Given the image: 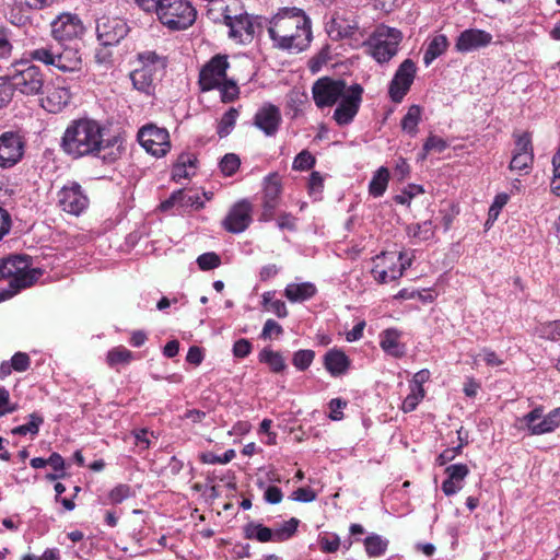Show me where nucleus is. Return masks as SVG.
Listing matches in <instances>:
<instances>
[{
    "label": "nucleus",
    "mask_w": 560,
    "mask_h": 560,
    "mask_svg": "<svg viewBox=\"0 0 560 560\" xmlns=\"http://www.w3.org/2000/svg\"><path fill=\"white\" fill-rule=\"evenodd\" d=\"M281 121L282 117L279 107L270 103L264 104L254 117V126L267 137H273L278 132Z\"/></svg>",
    "instance_id": "5701e85b"
},
{
    "label": "nucleus",
    "mask_w": 560,
    "mask_h": 560,
    "mask_svg": "<svg viewBox=\"0 0 560 560\" xmlns=\"http://www.w3.org/2000/svg\"><path fill=\"white\" fill-rule=\"evenodd\" d=\"M405 252H400L399 254L393 253V252H384L381 255H377L374 259L376 264H380V267H384L387 271H394V270H400L401 276L404 275V266H398V260L404 259Z\"/></svg>",
    "instance_id": "ea45409f"
},
{
    "label": "nucleus",
    "mask_w": 560,
    "mask_h": 560,
    "mask_svg": "<svg viewBox=\"0 0 560 560\" xmlns=\"http://www.w3.org/2000/svg\"><path fill=\"white\" fill-rule=\"evenodd\" d=\"M421 113L422 110L419 105H411L401 119L400 126L402 131L411 138H415L418 133V126L421 121Z\"/></svg>",
    "instance_id": "473e14b6"
},
{
    "label": "nucleus",
    "mask_w": 560,
    "mask_h": 560,
    "mask_svg": "<svg viewBox=\"0 0 560 560\" xmlns=\"http://www.w3.org/2000/svg\"><path fill=\"white\" fill-rule=\"evenodd\" d=\"M57 205L62 211L79 217L88 210L90 198L78 182L70 180L57 192Z\"/></svg>",
    "instance_id": "1a4fd4ad"
},
{
    "label": "nucleus",
    "mask_w": 560,
    "mask_h": 560,
    "mask_svg": "<svg viewBox=\"0 0 560 560\" xmlns=\"http://www.w3.org/2000/svg\"><path fill=\"white\" fill-rule=\"evenodd\" d=\"M324 366L331 376H339L348 371L350 360L342 350L334 348L326 352Z\"/></svg>",
    "instance_id": "bb28decb"
},
{
    "label": "nucleus",
    "mask_w": 560,
    "mask_h": 560,
    "mask_svg": "<svg viewBox=\"0 0 560 560\" xmlns=\"http://www.w3.org/2000/svg\"><path fill=\"white\" fill-rule=\"evenodd\" d=\"M132 495L133 491L131 490L129 485L119 483L108 492V501L112 504H119L125 500L131 498Z\"/></svg>",
    "instance_id": "49530a36"
},
{
    "label": "nucleus",
    "mask_w": 560,
    "mask_h": 560,
    "mask_svg": "<svg viewBox=\"0 0 560 560\" xmlns=\"http://www.w3.org/2000/svg\"><path fill=\"white\" fill-rule=\"evenodd\" d=\"M40 272L28 266V260L22 256H13L0 261V279L9 278L8 287L0 289V302L9 300L21 290L33 285Z\"/></svg>",
    "instance_id": "20e7f679"
},
{
    "label": "nucleus",
    "mask_w": 560,
    "mask_h": 560,
    "mask_svg": "<svg viewBox=\"0 0 560 560\" xmlns=\"http://www.w3.org/2000/svg\"><path fill=\"white\" fill-rule=\"evenodd\" d=\"M299 520L292 517L275 529L276 541H284L291 538L299 526Z\"/></svg>",
    "instance_id": "de8ad7c7"
},
{
    "label": "nucleus",
    "mask_w": 560,
    "mask_h": 560,
    "mask_svg": "<svg viewBox=\"0 0 560 560\" xmlns=\"http://www.w3.org/2000/svg\"><path fill=\"white\" fill-rule=\"evenodd\" d=\"M534 163V150L532 144V138L528 132H524L517 136L515 140V150L510 162L511 171H525L528 173Z\"/></svg>",
    "instance_id": "4be33fe9"
},
{
    "label": "nucleus",
    "mask_w": 560,
    "mask_h": 560,
    "mask_svg": "<svg viewBox=\"0 0 560 560\" xmlns=\"http://www.w3.org/2000/svg\"><path fill=\"white\" fill-rule=\"evenodd\" d=\"M240 158L234 153L225 154L220 161V170L225 176H232L240 167Z\"/></svg>",
    "instance_id": "864d4df0"
},
{
    "label": "nucleus",
    "mask_w": 560,
    "mask_h": 560,
    "mask_svg": "<svg viewBox=\"0 0 560 560\" xmlns=\"http://www.w3.org/2000/svg\"><path fill=\"white\" fill-rule=\"evenodd\" d=\"M238 116V109L235 107H231L223 114L217 126V133L220 138H225L232 132Z\"/></svg>",
    "instance_id": "e433bc0d"
},
{
    "label": "nucleus",
    "mask_w": 560,
    "mask_h": 560,
    "mask_svg": "<svg viewBox=\"0 0 560 560\" xmlns=\"http://www.w3.org/2000/svg\"><path fill=\"white\" fill-rule=\"evenodd\" d=\"M127 33L128 26L121 19L102 16L96 22L97 39L104 46L118 44Z\"/></svg>",
    "instance_id": "412c9836"
},
{
    "label": "nucleus",
    "mask_w": 560,
    "mask_h": 560,
    "mask_svg": "<svg viewBox=\"0 0 560 560\" xmlns=\"http://www.w3.org/2000/svg\"><path fill=\"white\" fill-rule=\"evenodd\" d=\"M424 192V189L420 185L410 184L399 195L394 197V200L399 205H410L412 198Z\"/></svg>",
    "instance_id": "8fccbe9b"
},
{
    "label": "nucleus",
    "mask_w": 560,
    "mask_h": 560,
    "mask_svg": "<svg viewBox=\"0 0 560 560\" xmlns=\"http://www.w3.org/2000/svg\"><path fill=\"white\" fill-rule=\"evenodd\" d=\"M25 141L23 137L13 131H5L0 136V167L10 168L16 165L24 155Z\"/></svg>",
    "instance_id": "dca6fc26"
},
{
    "label": "nucleus",
    "mask_w": 560,
    "mask_h": 560,
    "mask_svg": "<svg viewBox=\"0 0 560 560\" xmlns=\"http://www.w3.org/2000/svg\"><path fill=\"white\" fill-rule=\"evenodd\" d=\"M401 40L402 33L399 30L381 24L375 27L364 45L376 62L386 63L397 55Z\"/></svg>",
    "instance_id": "423d86ee"
},
{
    "label": "nucleus",
    "mask_w": 560,
    "mask_h": 560,
    "mask_svg": "<svg viewBox=\"0 0 560 560\" xmlns=\"http://www.w3.org/2000/svg\"><path fill=\"white\" fill-rule=\"evenodd\" d=\"M156 15L167 28L180 31L192 25L197 12L187 0H164Z\"/></svg>",
    "instance_id": "0eeeda50"
},
{
    "label": "nucleus",
    "mask_w": 560,
    "mask_h": 560,
    "mask_svg": "<svg viewBox=\"0 0 560 560\" xmlns=\"http://www.w3.org/2000/svg\"><path fill=\"white\" fill-rule=\"evenodd\" d=\"M319 548L323 552H336L340 547V538L336 534H324L318 539Z\"/></svg>",
    "instance_id": "5fc2aeb1"
},
{
    "label": "nucleus",
    "mask_w": 560,
    "mask_h": 560,
    "mask_svg": "<svg viewBox=\"0 0 560 560\" xmlns=\"http://www.w3.org/2000/svg\"><path fill=\"white\" fill-rule=\"evenodd\" d=\"M282 191L281 178L278 173H271L264 179L262 211L260 220L268 222L273 219Z\"/></svg>",
    "instance_id": "6ab92c4d"
},
{
    "label": "nucleus",
    "mask_w": 560,
    "mask_h": 560,
    "mask_svg": "<svg viewBox=\"0 0 560 560\" xmlns=\"http://www.w3.org/2000/svg\"><path fill=\"white\" fill-rule=\"evenodd\" d=\"M493 42L491 33L477 27H469L458 34L455 49L460 54H469L487 48Z\"/></svg>",
    "instance_id": "a211bd4d"
},
{
    "label": "nucleus",
    "mask_w": 560,
    "mask_h": 560,
    "mask_svg": "<svg viewBox=\"0 0 560 560\" xmlns=\"http://www.w3.org/2000/svg\"><path fill=\"white\" fill-rule=\"evenodd\" d=\"M315 162L314 155L307 150H303L294 158L292 167L295 171H307L315 165Z\"/></svg>",
    "instance_id": "603ef678"
},
{
    "label": "nucleus",
    "mask_w": 560,
    "mask_h": 560,
    "mask_svg": "<svg viewBox=\"0 0 560 560\" xmlns=\"http://www.w3.org/2000/svg\"><path fill=\"white\" fill-rule=\"evenodd\" d=\"M450 46L448 38L444 34L434 35L428 44L423 55V62L430 66L438 57L443 55Z\"/></svg>",
    "instance_id": "c756f323"
},
{
    "label": "nucleus",
    "mask_w": 560,
    "mask_h": 560,
    "mask_svg": "<svg viewBox=\"0 0 560 560\" xmlns=\"http://www.w3.org/2000/svg\"><path fill=\"white\" fill-rule=\"evenodd\" d=\"M408 236L417 238L419 241H428L434 236V229L430 220L421 223L409 224L406 228Z\"/></svg>",
    "instance_id": "4c0bfd02"
},
{
    "label": "nucleus",
    "mask_w": 560,
    "mask_h": 560,
    "mask_svg": "<svg viewBox=\"0 0 560 560\" xmlns=\"http://www.w3.org/2000/svg\"><path fill=\"white\" fill-rule=\"evenodd\" d=\"M84 32L85 27L77 14L61 13L51 22V36L56 43L31 50L30 57L62 72L79 71L82 58L77 40Z\"/></svg>",
    "instance_id": "f257e3e1"
},
{
    "label": "nucleus",
    "mask_w": 560,
    "mask_h": 560,
    "mask_svg": "<svg viewBox=\"0 0 560 560\" xmlns=\"http://www.w3.org/2000/svg\"><path fill=\"white\" fill-rule=\"evenodd\" d=\"M106 133L105 126L98 120L86 117L74 119L67 126L60 145L72 159L95 158L110 144Z\"/></svg>",
    "instance_id": "7ed1b4c3"
},
{
    "label": "nucleus",
    "mask_w": 560,
    "mask_h": 560,
    "mask_svg": "<svg viewBox=\"0 0 560 560\" xmlns=\"http://www.w3.org/2000/svg\"><path fill=\"white\" fill-rule=\"evenodd\" d=\"M363 544L370 558H380L386 553L389 541L381 535L372 533L364 538Z\"/></svg>",
    "instance_id": "2f4dec72"
},
{
    "label": "nucleus",
    "mask_w": 560,
    "mask_h": 560,
    "mask_svg": "<svg viewBox=\"0 0 560 560\" xmlns=\"http://www.w3.org/2000/svg\"><path fill=\"white\" fill-rule=\"evenodd\" d=\"M132 359V352L122 346L110 349L106 355V362L110 368H115L119 364H128Z\"/></svg>",
    "instance_id": "a19ab883"
},
{
    "label": "nucleus",
    "mask_w": 560,
    "mask_h": 560,
    "mask_svg": "<svg viewBox=\"0 0 560 560\" xmlns=\"http://www.w3.org/2000/svg\"><path fill=\"white\" fill-rule=\"evenodd\" d=\"M252 348L250 341L242 338L234 342L232 352L235 358L244 359L252 352Z\"/></svg>",
    "instance_id": "e2e57ef3"
},
{
    "label": "nucleus",
    "mask_w": 560,
    "mask_h": 560,
    "mask_svg": "<svg viewBox=\"0 0 560 560\" xmlns=\"http://www.w3.org/2000/svg\"><path fill=\"white\" fill-rule=\"evenodd\" d=\"M7 75L11 90L14 89L26 96L40 94L45 85L44 73L34 65L21 62Z\"/></svg>",
    "instance_id": "6e6552de"
},
{
    "label": "nucleus",
    "mask_w": 560,
    "mask_h": 560,
    "mask_svg": "<svg viewBox=\"0 0 560 560\" xmlns=\"http://www.w3.org/2000/svg\"><path fill=\"white\" fill-rule=\"evenodd\" d=\"M539 335L549 340H560V319L542 324L539 328Z\"/></svg>",
    "instance_id": "4d7b16f0"
},
{
    "label": "nucleus",
    "mask_w": 560,
    "mask_h": 560,
    "mask_svg": "<svg viewBox=\"0 0 560 560\" xmlns=\"http://www.w3.org/2000/svg\"><path fill=\"white\" fill-rule=\"evenodd\" d=\"M15 372H25L31 366V358L26 352H16L10 360Z\"/></svg>",
    "instance_id": "052dcab7"
},
{
    "label": "nucleus",
    "mask_w": 560,
    "mask_h": 560,
    "mask_svg": "<svg viewBox=\"0 0 560 560\" xmlns=\"http://www.w3.org/2000/svg\"><path fill=\"white\" fill-rule=\"evenodd\" d=\"M469 468L466 464H452L445 468L446 479L442 482L441 490L446 497L458 493L469 475Z\"/></svg>",
    "instance_id": "b1692460"
},
{
    "label": "nucleus",
    "mask_w": 560,
    "mask_h": 560,
    "mask_svg": "<svg viewBox=\"0 0 560 560\" xmlns=\"http://www.w3.org/2000/svg\"><path fill=\"white\" fill-rule=\"evenodd\" d=\"M268 33L277 48L300 52L311 44V20L301 9L282 8L271 19Z\"/></svg>",
    "instance_id": "f03ea898"
},
{
    "label": "nucleus",
    "mask_w": 560,
    "mask_h": 560,
    "mask_svg": "<svg viewBox=\"0 0 560 560\" xmlns=\"http://www.w3.org/2000/svg\"><path fill=\"white\" fill-rule=\"evenodd\" d=\"M423 397H424V389H419L418 386H416L415 388L410 387L409 395L402 401V406H401L402 411L404 412L413 411L417 408V406L419 405V402L423 399Z\"/></svg>",
    "instance_id": "09e8293b"
},
{
    "label": "nucleus",
    "mask_w": 560,
    "mask_h": 560,
    "mask_svg": "<svg viewBox=\"0 0 560 560\" xmlns=\"http://www.w3.org/2000/svg\"><path fill=\"white\" fill-rule=\"evenodd\" d=\"M16 410V405L10 404V393L5 387H0V417Z\"/></svg>",
    "instance_id": "0e129e2a"
},
{
    "label": "nucleus",
    "mask_w": 560,
    "mask_h": 560,
    "mask_svg": "<svg viewBox=\"0 0 560 560\" xmlns=\"http://www.w3.org/2000/svg\"><path fill=\"white\" fill-rule=\"evenodd\" d=\"M347 406V402L340 398H334L329 402V418L334 421H339L343 418L342 409Z\"/></svg>",
    "instance_id": "338daca9"
},
{
    "label": "nucleus",
    "mask_w": 560,
    "mask_h": 560,
    "mask_svg": "<svg viewBox=\"0 0 560 560\" xmlns=\"http://www.w3.org/2000/svg\"><path fill=\"white\" fill-rule=\"evenodd\" d=\"M259 361L268 364L270 370L275 373L282 372L287 364L280 352L265 348L259 352Z\"/></svg>",
    "instance_id": "c9c22d12"
},
{
    "label": "nucleus",
    "mask_w": 560,
    "mask_h": 560,
    "mask_svg": "<svg viewBox=\"0 0 560 560\" xmlns=\"http://www.w3.org/2000/svg\"><path fill=\"white\" fill-rule=\"evenodd\" d=\"M176 203H180L183 206H195L197 209L203 207V201L200 199L199 195L186 196L182 189H178L161 203V209L166 211Z\"/></svg>",
    "instance_id": "7c9ffc66"
},
{
    "label": "nucleus",
    "mask_w": 560,
    "mask_h": 560,
    "mask_svg": "<svg viewBox=\"0 0 560 560\" xmlns=\"http://www.w3.org/2000/svg\"><path fill=\"white\" fill-rule=\"evenodd\" d=\"M220 91V97L223 103H231L240 95V89L234 80L226 79L217 88Z\"/></svg>",
    "instance_id": "a18cd8bd"
},
{
    "label": "nucleus",
    "mask_w": 560,
    "mask_h": 560,
    "mask_svg": "<svg viewBox=\"0 0 560 560\" xmlns=\"http://www.w3.org/2000/svg\"><path fill=\"white\" fill-rule=\"evenodd\" d=\"M198 267L201 270H212L221 265V258L213 252L205 253L197 258Z\"/></svg>",
    "instance_id": "6e6d98bb"
},
{
    "label": "nucleus",
    "mask_w": 560,
    "mask_h": 560,
    "mask_svg": "<svg viewBox=\"0 0 560 560\" xmlns=\"http://www.w3.org/2000/svg\"><path fill=\"white\" fill-rule=\"evenodd\" d=\"M252 203L246 199L240 200L231 207L222 221V226L230 233H242L252 223Z\"/></svg>",
    "instance_id": "aec40b11"
},
{
    "label": "nucleus",
    "mask_w": 560,
    "mask_h": 560,
    "mask_svg": "<svg viewBox=\"0 0 560 560\" xmlns=\"http://www.w3.org/2000/svg\"><path fill=\"white\" fill-rule=\"evenodd\" d=\"M389 182V171L385 166H381L373 175L369 184V192L377 198L384 195Z\"/></svg>",
    "instance_id": "72a5a7b5"
},
{
    "label": "nucleus",
    "mask_w": 560,
    "mask_h": 560,
    "mask_svg": "<svg viewBox=\"0 0 560 560\" xmlns=\"http://www.w3.org/2000/svg\"><path fill=\"white\" fill-rule=\"evenodd\" d=\"M282 332L283 328L280 324H278L275 319H267L262 327L260 338L268 340L282 335Z\"/></svg>",
    "instance_id": "13d9d810"
},
{
    "label": "nucleus",
    "mask_w": 560,
    "mask_h": 560,
    "mask_svg": "<svg viewBox=\"0 0 560 560\" xmlns=\"http://www.w3.org/2000/svg\"><path fill=\"white\" fill-rule=\"evenodd\" d=\"M448 147V143L441 137H438L435 135H430L428 139L425 140L423 144V155L422 159L425 158V155L432 151L441 153Z\"/></svg>",
    "instance_id": "3c124183"
},
{
    "label": "nucleus",
    "mask_w": 560,
    "mask_h": 560,
    "mask_svg": "<svg viewBox=\"0 0 560 560\" xmlns=\"http://www.w3.org/2000/svg\"><path fill=\"white\" fill-rule=\"evenodd\" d=\"M224 24L229 27V35L232 38L238 39L240 42H245L252 38L254 33V26L250 23L247 15H236L230 16L224 15L223 18Z\"/></svg>",
    "instance_id": "a878e982"
},
{
    "label": "nucleus",
    "mask_w": 560,
    "mask_h": 560,
    "mask_svg": "<svg viewBox=\"0 0 560 560\" xmlns=\"http://www.w3.org/2000/svg\"><path fill=\"white\" fill-rule=\"evenodd\" d=\"M197 159L191 153H183L178 156L172 171V177L175 182L189 178L195 174Z\"/></svg>",
    "instance_id": "c85d7f7f"
},
{
    "label": "nucleus",
    "mask_w": 560,
    "mask_h": 560,
    "mask_svg": "<svg viewBox=\"0 0 560 560\" xmlns=\"http://www.w3.org/2000/svg\"><path fill=\"white\" fill-rule=\"evenodd\" d=\"M510 197L505 192L498 194L489 208V220L495 221L502 208L508 203Z\"/></svg>",
    "instance_id": "bf43d9fd"
},
{
    "label": "nucleus",
    "mask_w": 560,
    "mask_h": 560,
    "mask_svg": "<svg viewBox=\"0 0 560 560\" xmlns=\"http://www.w3.org/2000/svg\"><path fill=\"white\" fill-rule=\"evenodd\" d=\"M138 141L148 153L156 158L164 156L171 149L168 131L153 125L143 126L139 130Z\"/></svg>",
    "instance_id": "ddd939ff"
},
{
    "label": "nucleus",
    "mask_w": 560,
    "mask_h": 560,
    "mask_svg": "<svg viewBox=\"0 0 560 560\" xmlns=\"http://www.w3.org/2000/svg\"><path fill=\"white\" fill-rule=\"evenodd\" d=\"M416 65L411 59L404 60L390 81L388 93L393 102L400 103L416 77Z\"/></svg>",
    "instance_id": "f3484780"
},
{
    "label": "nucleus",
    "mask_w": 560,
    "mask_h": 560,
    "mask_svg": "<svg viewBox=\"0 0 560 560\" xmlns=\"http://www.w3.org/2000/svg\"><path fill=\"white\" fill-rule=\"evenodd\" d=\"M363 88L353 84L339 98L332 118L339 126L349 125L357 116L362 103Z\"/></svg>",
    "instance_id": "4468645a"
},
{
    "label": "nucleus",
    "mask_w": 560,
    "mask_h": 560,
    "mask_svg": "<svg viewBox=\"0 0 560 560\" xmlns=\"http://www.w3.org/2000/svg\"><path fill=\"white\" fill-rule=\"evenodd\" d=\"M520 421L525 424L532 435L553 432L560 425V407L544 415V408L538 406L523 416Z\"/></svg>",
    "instance_id": "9b49d317"
},
{
    "label": "nucleus",
    "mask_w": 560,
    "mask_h": 560,
    "mask_svg": "<svg viewBox=\"0 0 560 560\" xmlns=\"http://www.w3.org/2000/svg\"><path fill=\"white\" fill-rule=\"evenodd\" d=\"M317 292V289L312 282L289 283L284 289L285 298L292 302H304L312 299Z\"/></svg>",
    "instance_id": "cd10ccee"
},
{
    "label": "nucleus",
    "mask_w": 560,
    "mask_h": 560,
    "mask_svg": "<svg viewBox=\"0 0 560 560\" xmlns=\"http://www.w3.org/2000/svg\"><path fill=\"white\" fill-rule=\"evenodd\" d=\"M348 90L343 80H334L324 77L315 81L312 94L315 105L318 108L331 107Z\"/></svg>",
    "instance_id": "f8f14e48"
},
{
    "label": "nucleus",
    "mask_w": 560,
    "mask_h": 560,
    "mask_svg": "<svg viewBox=\"0 0 560 560\" xmlns=\"http://www.w3.org/2000/svg\"><path fill=\"white\" fill-rule=\"evenodd\" d=\"M291 499L299 502H312L316 499V492L311 488H299L292 494Z\"/></svg>",
    "instance_id": "774afa93"
},
{
    "label": "nucleus",
    "mask_w": 560,
    "mask_h": 560,
    "mask_svg": "<svg viewBox=\"0 0 560 560\" xmlns=\"http://www.w3.org/2000/svg\"><path fill=\"white\" fill-rule=\"evenodd\" d=\"M245 537L260 542L276 541L275 529L250 523L245 527Z\"/></svg>",
    "instance_id": "f704fd0d"
},
{
    "label": "nucleus",
    "mask_w": 560,
    "mask_h": 560,
    "mask_svg": "<svg viewBox=\"0 0 560 560\" xmlns=\"http://www.w3.org/2000/svg\"><path fill=\"white\" fill-rule=\"evenodd\" d=\"M276 293L268 291L262 294V306L279 318L288 316L287 305L282 300L275 299Z\"/></svg>",
    "instance_id": "58836bf2"
},
{
    "label": "nucleus",
    "mask_w": 560,
    "mask_h": 560,
    "mask_svg": "<svg viewBox=\"0 0 560 560\" xmlns=\"http://www.w3.org/2000/svg\"><path fill=\"white\" fill-rule=\"evenodd\" d=\"M334 24L338 28V35L341 37H350L359 28L357 22H346L343 20H334Z\"/></svg>",
    "instance_id": "69168bd1"
},
{
    "label": "nucleus",
    "mask_w": 560,
    "mask_h": 560,
    "mask_svg": "<svg viewBox=\"0 0 560 560\" xmlns=\"http://www.w3.org/2000/svg\"><path fill=\"white\" fill-rule=\"evenodd\" d=\"M402 331L397 328H387L380 334V347L385 354L399 359L407 352V346L401 341Z\"/></svg>",
    "instance_id": "393cba45"
},
{
    "label": "nucleus",
    "mask_w": 560,
    "mask_h": 560,
    "mask_svg": "<svg viewBox=\"0 0 560 560\" xmlns=\"http://www.w3.org/2000/svg\"><path fill=\"white\" fill-rule=\"evenodd\" d=\"M373 264L374 266L371 270V273L373 279L380 284L388 283L401 277L400 270H392L389 273V271L385 270L384 267H380V264H376L375 259H373Z\"/></svg>",
    "instance_id": "37998d69"
},
{
    "label": "nucleus",
    "mask_w": 560,
    "mask_h": 560,
    "mask_svg": "<svg viewBox=\"0 0 560 560\" xmlns=\"http://www.w3.org/2000/svg\"><path fill=\"white\" fill-rule=\"evenodd\" d=\"M324 188V178L318 172H312L308 180L310 195L319 199Z\"/></svg>",
    "instance_id": "680f3d73"
},
{
    "label": "nucleus",
    "mask_w": 560,
    "mask_h": 560,
    "mask_svg": "<svg viewBox=\"0 0 560 560\" xmlns=\"http://www.w3.org/2000/svg\"><path fill=\"white\" fill-rule=\"evenodd\" d=\"M138 62L139 67L129 74L132 86L145 95H152L164 75L166 60L154 51H144L138 55Z\"/></svg>",
    "instance_id": "39448f33"
},
{
    "label": "nucleus",
    "mask_w": 560,
    "mask_h": 560,
    "mask_svg": "<svg viewBox=\"0 0 560 560\" xmlns=\"http://www.w3.org/2000/svg\"><path fill=\"white\" fill-rule=\"evenodd\" d=\"M230 63L228 56L215 55L200 70L199 85L201 91H211L220 86L226 78V70Z\"/></svg>",
    "instance_id": "2eb2a0df"
},
{
    "label": "nucleus",
    "mask_w": 560,
    "mask_h": 560,
    "mask_svg": "<svg viewBox=\"0 0 560 560\" xmlns=\"http://www.w3.org/2000/svg\"><path fill=\"white\" fill-rule=\"evenodd\" d=\"M315 359V352L310 349L298 350L293 353L292 364L299 371L307 370Z\"/></svg>",
    "instance_id": "c03bdc74"
},
{
    "label": "nucleus",
    "mask_w": 560,
    "mask_h": 560,
    "mask_svg": "<svg viewBox=\"0 0 560 560\" xmlns=\"http://www.w3.org/2000/svg\"><path fill=\"white\" fill-rule=\"evenodd\" d=\"M28 422L12 429V433L15 435H26L32 434L35 435L39 431L40 424L44 422V419L38 413L34 412L28 416Z\"/></svg>",
    "instance_id": "79ce46f5"
},
{
    "label": "nucleus",
    "mask_w": 560,
    "mask_h": 560,
    "mask_svg": "<svg viewBox=\"0 0 560 560\" xmlns=\"http://www.w3.org/2000/svg\"><path fill=\"white\" fill-rule=\"evenodd\" d=\"M40 93V106L51 114L61 113L72 100L70 88L60 77L47 82Z\"/></svg>",
    "instance_id": "9d476101"
}]
</instances>
